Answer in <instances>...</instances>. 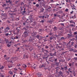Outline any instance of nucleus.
I'll return each mask as SVG.
<instances>
[{
    "label": "nucleus",
    "instance_id": "16",
    "mask_svg": "<svg viewBox=\"0 0 77 77\" xmlns=\"http://www.w3.org/2000/svg\"><path fill=\"white\" fill-rule=\"evenodd\" d=\"M55 64H56L57 66H58L59 65V64H60V63L56 62Z\"/></svg>",
    "mask_w": 77,
    "mask_h": 77
},
{
    "label": "nucleus",
    "instance_id": "7",
    "mask_svg": "<svg viewBox=\"0 0 77 77\" xmlns=\"http://www.w3.org/2000/svg\"><path fill=\"white\" fill-rule=\"evenodd\" d=\"M59 74L61 76H62V77H63V73H62V72L61 71L59 72Z\"/></svg>",
    "mask_w": 77,
    "mask_h": 77
},
{
    "label": "nucleus",
    "instance_id": "47",
    "mask_svg": "<svg viewBox=\"0 0 77 77\" xmlns=\"http://www.w3.org/2000/svg\"><path fill=\"white\" fill-rule=\"evenodd\" d=\"M50 56H53V54H52L51 53H50Z\"/></svg>",
    "mask_w": 77,
    "mask_h": 77
},
{
    "label": "nucleus",
    "instance_id": "19",
    "mask_svg": "<svg viewBox=\"0 0 77 77\" xmlns=\"http://www.w3.org/2000/svg\"><path fill=\"white\" fill-rule=\"evenodd\" d=\"M44 8H42L41 9V12H44Z\"/></svg>",
    "mask_w": 77,
    "mask_h": 77
},
{
    "label": "nucleus",
    "instance_id": "46",
    "mask_svg": "<svg viewBox=\"0 0 77 77\" xmlns=\"http://www.w3.org/2000/svg\"><path fill=\"white\" fill-rule=\"evenodd\" d=\"M21 66V64H17V66Z\"/></svg>",
    "mask_w": 77,
    "mask_h": 77
},
{
    "label": "nucleus",
    "instance_id": "2",
    "mask_svg": "<svg viewBox=\"0 0 77 77\" xmlns=\"http://www.w3.org/2000/svg\"><path fill=\"white\" fill-rule=\"evenodd\" d=\"M35 39L33 38V37H30L29 39V41H30V42H34V40Z\"/></svg>",
    "mask_w": 77,
    "mask_h": 77
},
{
    "label": "nucleus",
    "instance_id": "60",
    "mask_svg": "<svg viewBox=\"0 0 77 77\" xmlns=\"http://www.w3.org/2000/svg\"><path fill=\"white\" fill-rule=\"evenodd\" d=\"M41 23H44V20H42L41 21H40Z\"/></svg>",
    "mask_w": 77,
    "mask_h": 77
},
{
    "label": "nucleus",
    "instance_id": "36",
    "mask_svg": "<svg viewBox=\"0 0 77 77\" xmlns=\"http://www.w3.org/2000/svg\"><path fill=\"white\" fill-rule=\"evenodd\" d=\"M73 51V50L71 48L69 50V51Z\"/></svg>",
    "mask_w": 77,
    "mask_h": 77
},
{
    "label": "nucleus",
    "instance_id": "12",
    "mask_svg": "<svg viewBox=\"0 0 77 77\" xmlns=\"http://www.w3.org/2000/svg\"><path fill=\"white\" fill-rule=\"evenodd\" d=\"M48 57H43V59L44 60H47Z\"/></svg>",
    "mask_w": 77,
    "mask_h": 77
},
{
    "label": "nucleus",
    "instance_id": "23",
    "mask_svg": "<svg viewBox=\"0 0 77 77\" xmlns=\"http://www.w3.org/2000/svg\"><path fill=\"white\" fill-rule=\"evenodd\" d=\"M11 44H9V43L7 44V47H9L10 46H11Z\"/></svg>",
    "mask_w": 77,
    "mask_h": 77
},
{
    "label": "nucleus",
    "instance_id": "57",
    "mask_svg": "<svg viewBox=\"0 0 77 77\" xmlns=\"http://www.w3.org/2000/svg\"><path fill=\"white\" fill-rule=\"evenodd\" d=\"M26 58H28L29 57V56L28 55H26Z\"/></svg>",
    "mask_w": 77,
    "mask_h": 77
},
{
    "label": "nucleus",
    "instance_id": "34",
    "mask_svg": "<svg viewBox=\"0 0 77 77\" xmlns=\"http://www.w3.org/2000/svg\"><path fill=\"white\" fill-rule=\"evenodd\" d=\"M5 42L6 44H7V43H8V40L6 39L5 40Z\"/></svg>",
    "mask_w": 77,
    "mask_h": 77
},
{
    "label": "nucleus",
    "instance_id": "15",
    "mask_svg": "<svg viewBox=\"0 0 77 77\" xmlns=\"http://www.w3.org/2000/svg\"><path fill=\"white\" fill-rule=\"evenodd\" d=\"M60 70H62V71H65V69L64 68L62 67H61Z\"/></svg>",
    "mask_w": 77,
    "mask_h": 77
},
{
    "label": "nucleus",
    "instance_id": "64",
    "mask_svg": "<svg viewBox=\"0 0 77 77\" xmlns=\"http://www.w3.org/2000/svg\"><path fill=\"white\" fill-rule=\"evenodd\" d=\"M42 30L41 29H39L38 30V31L40 32H41L42 31Z\"/></svg>",
    "mask_w": 77,
    "mask_h": 77
},
{
    "label": "nucleus",
    "instance_id": "61",
    "mask_svg": "<svg viewBox=\"0 0 77 77\" xmlns=\"http://www.w3.org/2000/svg\"><path fill=\"white\" fill-rule=\"evenodd\" d=\"M75 48H77V45H75L74 46Z\"/></svg>",
    "mask_w": 77,
    "mask_h": 77
},
{
    "label": "nucleus",
    "instance_id": "13",
    "mask_svg": "<svg viewBox=\"0 0 77 77\" xmlns=\"http://www.w3.org/2000/svg\"><path fill=\"white\" fill-rule=\"evenodd\" d=\"M13 66H14V64H11L10 66H8V67L9 68H12V67Z\"/></svg>",
    "mask_w": 77,
    "mask_h": 77
},
{
    "label": "nucleus",
    "instance_id": "51",
    "mask_svg": "<svg viewBox=\"0 0 77 77\" xmlns=\"http://www.w3.org/2000/svg\"><path fill=\"white\" fill-rule=\"evenodd\" d=\"M61 39H62L63 40H64V37H62L61 38Z\"/></svg>",
    "mask_w": 77,
    "mask_h": 77
},
{
    "label": "nucleus",
    "instance_id": "43",
    "mask_svg": "<svg viewBox=\"0 0 77 77\" xmlns=\"http://www.w3.org/2000/svg\"><path fill=\"white\" fill-rule=\"evenodd\" d=\"M23 66H24V67L26 68V67H27V66L25 64H24L23 65Z\"/></svg>",
    "mask_w": 77,
    "mask_h": 77
},
{
    "label": "nucleus",
    "instance_id": "50",
    "mask_svg": "<svg viewBox=\"0 0 77 77\" xmlns=\"http://www.w3.org/2000/svg\"><path fill=\"white\" fill-rule=\"evenodd\" d=\"M45 48H46V49H48V46H46L45 47Z\"/></svg>",
    "mask_w": 77,
    "mask_h": 77
},
{
    "label": "nucleus",
    "instance_id": "56",
    "mask_svg": "<svg viewBox=\"0 0 77 77\" xmlns=\"http://www.w3.org/2000/svg\"><path fill=\"white\" fill-rule=\"evenodd\" d=\"M72 10H74V9H75V8H74V7H73L72 8Z\"/></svg>",
    "mask_w": 77,
    "mask_h": 77
},
{
    "label": "nucleus",
    "instance_id": "53",
    "mask_svg": "<svg viewBox=\"0 0 77 77\" xmlns=\"http://www.w3.org/2000/svg\"><path fill=\"white\" fill-rule=\"evenodd\" d=\"M2 6L3 7H5V6H6V4H4L3 5H2Z\"/></svg>",
    "mask_w": 77,
    "mask_h": 77
},
{
    "label": "nucleus",
    "instance_id": "55",
    "mask_svg": "<svg viewBox=\"0 0 77 77\" xmlns=\"http://www.w3.org/2000/svg\"><path fill=\"white\" fill-rule=\"evenodd\" d=\"M74 42H71V44L72 45H73V44H74Z\"/></svg>",
    "mask_w": 77,
    "mask_h": 77
},
{
    "label": "nucleus",
    "instance_id": "14",
    "mask_svg": "<svg viewBox=\"0 0 77 77\" xmlns=\"http://www.w3.org/2000/svg\"><path fill=\"white\" fill-rule=\"evenodd\" d=\"M37 56L38 57H38H39V59H40V57H41V54H38L37 55Z\"/></svg>",
    "mask_w": 77,
    "mask_h": 77
},
{
    "label": "nucleus",
    "instance_id": "31",
    "mask_svg": "<svg viewBox=\"0 0 77 77\" xmlns=\"http://www.w3.org/2000/svg\"><path fill=\"white\" fill-rule=\"evenodd\" d=\"M3 16L5 17H7V15H6V14H3Z\"/></svg>",
    "mask_w": 77,
    "mask_h": 77
},
{
    "label": "nucleus",
    "instance_id": "24",
    "mask_svg": "<svg viewBox=\"0 0 77 77\" xmlns=\"http://www.w3.org/2000/svg\"><path fill=\"white\" fill-rule=\"evenodd\" d=\"M5 29L7 30H9V29H9V27H8V26H7V27Z\"/></svg>",
    "mask_w": 77,
    "mask_h": 77
},
{
    "label": "nucleus",
    "instance_id": "18",
    "mask_svg": "<svg viewBox=\"0 0 77 77\" xmlns=\"http://www.w3.org/2000/svg\"><path fill=\"white\" fill-rule=\"evenodd\" d=\"M3 68H4V66H2L0 67V69L2 70V69H3Z\"/></svg>",
    "mask_w": 77,
    "mask_h": 77
},
{
    "label": "nucleus",
    "instance_id": "32",
    "mask_svg": "<svg viewBox=\"0 0 77 77\" xmlns=\"http://www.w3.org/2000/svg\"><path fill=\"white\" fill-rule=\"evenodd\" d=\"M40 36L39 35H37L36 36V38H38V39H39V36Z\"/></svg>",
    "mask_w": 77,
    "mask_h": 77
},
{
    "label": "nucleus",
    "instance_id": "48",
    "mask_svg": "<svg viewBox=\"0 0 77 77\" xmlns=\"http://www.w3.org/2000/svg\"><path fill=\"white\" fill-rule=\"evenodd\" d=\"M73 12L74 11H72L70 12L71 14H73Z\"/></svg>",
    "mask_w": 77,
    "mask_h": 77
},
{
    "label": "nucleus",
    "instance_id": "26",
    "mask_svg": "<svg viewBox=\"0 0 77 77\" xmlns=\"http://www.w3.org/2000/svg\"><path fill=\"white\" fill-rule=\"evenodd\" d=\"M73 60H77V57H75L73 58Z\"/></svg>",
    "mask_w": 77,
    "mask_h": 77
},
{
    "label": "nucleus",
    "instance_id": "28",
    "mask_svg": "<svg viewBox=\"0 0 77 77\" xmlns=\"http://www.w3.org/2000/svg\"><path fill=\"white\" fill-rule=\"evenodd\" d=\"M4 31L5 32H4V33H6V32H8V30H7L6 29H5V28Z\"/></svg>",
    "mask_w": 77,
    "mask_h": 77
},
{
    "label": "nucleus",
    "instance_id": "5",
    "mask_svg": "<svg viewBox=\"0 0 77 77\" xmlns=\"http://www.w3.org/2000/svg\"><path fill=\"white\" fill-rule=\"evenodd\" d=\"M28 32H27V31L26 30L23 33L24 35L25 36H28Z\"/></svg>",
    "mask_w": 77,
    "mask_h": 77
},
{
    "label": "nucleus",
    "instance_id": "59",
    "mask_svg": "<svg viewBox=\"0 0 77 77\" xmlns=\"http://www.w3.org/2000/svg\"><path fill=\"white\" fill-rule=\"evenodd\" d=\"M7 23H10V21H9V20H7Z\"/></svg>",
    "mask_w": 77,
    "mask_h": 77
},
{
    "label": "nucleus",
    "instance_id": "39",
    "mask_svg": "<svg viewBox=\"0 0 77 77\" xmlns=\"http://www.w3.org/2000/svg\"><path fill=\"white\" fill-rule=\"evenodd\" d=\"M49 23H50V24H52V23H53V22H52V21L50 20L49 21Z\"/></svg>",
    "mask_w": 77,
    "mask_h": 77
},
{
    "label": "nucleus",
    "instance_id": "6",
    "mask_svg": "<svg viewBox=\"0 0 77 77\" xmlns=\"http://www.w3.org/2000/svg\"><path fill=\"white\" fill-rule=\"evenodd\" d=\"M45 38V37H42L41 36H40L39 37V38H38L39 40H42V39H43V38Z\"/></svg>",
    "mask_w": 77,
    "mask_h": 77
},
{
    "label": "nucleus",
    "instance_id": "38",
    "mask_svg": "<svg viewBox=\"0 0 77 77\" xmlns=\"http://www.w3.org/2000/svg\"><path fill=\"white\" fill-rule=\"evenodd\" d=\"M57 59H55L54 60V63H56L57 62Z\"/></svg>",
    "mask_w": 77,
    "mask_h": 77
},
{
    "label": "nucleus",
    "instance_id": "37",
    "mask_svg": "<svg viewBox=\"0 0 77 77\" xmlns=\"http://www.w3.org/2000/svg\"><path fill=\"white\" fill-rule=\"evenodd\" d=\"M54 30H57V28H56V26L54 27Z\"/></svg>",
    "mask_w": 77,
    "mask_h": 77
},
{
    "label": "nucleus",
    "instance_id": "20",
    "mask_svg": "<svg viewBox=\"0 0 77 77\" xmlns=\"http://www.w3.org/2000/svg\"><path fill=\"white\" fill-rule=\"evenodd\" d=\"M57 47H58V48H62V47L61 46H57V45H58V44H57Z\"/></svg>",
    "mask_w": 77,
    "mask_h": 77
},
{
    "label": "nucleus",
    "instance_id": "22",
    "mask_svg": "<svg viewBox=\"0 0 77 77\" xmlns=\"http://www.w3.org/2000/svg\"><path fill=\"white\" fill-rule=\"evenodd\" d=\"M65 70H66L68 69V67L67 66H64V67Z\"/></svg>",
    "mask_w": 77,
    "mask_h": 77
},
{
    "label": "nucleus",
    "instance_id": "27",
    "mask_svg": "<svg viewBox=\"0 0 77 77\" xmlns=\"http://www.w3.org/2000/svg\"><path fill=\"white\" fill-rule=\"evenodd\" d=\"M43 6L45 8H47V5H44Z\"/></svg>",
    "mask_w": 77,
    "mask_h": 77
},
{
    "label": "nucleus",
    "instance_id": "41",
    "mask_svg": "<svg viewBox=\"0 0 77 77\" xmlns=\"http://www.w3.org/2000/svg\"><path fill=\"white\" fill-rule=\"evenodd\" d=\"M53 54V56H56V52H55Z\"/></svg>",
    "mask_w": 77,
    "mask_h": 77
},
{
    "label": "nucleus",
    "instance_id": "8",
    "mask_svg": "<svg viewBox=\"0 0 77 77\" xmlns=\"http://www.w3.org/2000/svg\"><path fill=\"white\" fill-rule=\"evenodd\" d=\"M69 22H70V23L71 24V23H72V24H75V22H74L73 21V20H70L69 21Z\"/></svg>",
    "mask_w": 77,
    "mask_h": 77
},
{
    "label": "nucleus",
    "instance_id": "58",
    "mask_svg": "<svg viewBox=\"0 0 77 77\" xmlns=\"http://www.w3.org/2000/svg\"><path fill=\"white\" fill-rule=\"evenodd\" d=\"M70 26H72V27H74V25L73 24H71Z\"/></svg>",
    "mask_w": 77,
    "mask_h": 77
},
{
    "label": "nucleus",
    "instance_id": "3",
    "mask_svg": "<svg viewBox=\"0 0 77 77\" xmlns=\"http://www.w3.org/2000/svg\"><path fill=\"white\" fill-rule=\"evenodd\" d=\"M13 72H14L13 70L11 69L9 71L8 74H10V75H12L13 74Z\"/></svg>",
    "mask_w": 77,
    "mask_h": 77
},
{
    "label": "nucleus",
    "instance_id": "33",
    "mask_svg": "<svg viewBox=\"0 0 77 77\" xmlns=\"http://www.w3.org/2000/svg\"><path fill=\"white\" fill-rule=\"evenodd\" d=\"M24 3L22 2L20 4L21 6H23L24 5Z\"/></svg>",
    "mask_w": 77,
    "mask_h": 77
},
{
    "label": "nucleus",
    "instance_id": "29",
    "mask_svg": "<svg viewBox=\"0 0 77 77\" xmlns=\"http://www.w3.org/2000/svg\"><path fill=\"white\" fill-rule=\"evenodd\" d=\"M7 3H9L11 2V0H7L6 1Z\"/></svg>",
    "mask_w": 77,
    "mask_h": 77
},
{
    "label": "nucleus",
    "instance_id": "62",
    "mask_svg": "<svg viewBox=\"0 0 77 77\" xmlns=\"http://www.w3.org/2000/svg\"><path fill=\"white\" fill-rule=\"evenodd\" d=\"M5 60H8V57H6L5 58Z\"/></svg>",
    "mask_w": 77,
    "mask_h": 77
},
{
    "label": "nucleus",
    "instance_id": "52",
    "mask_svg": "<svg viewBox=\"0 0 77 77\" xmlns=\"http://www.w3.org/2000/svg\"><path fill=\"white\" fill-rule=\"evenodd\" d=\"M65 11H66V12H68V9H66Z\"/></svg>",
    "mask_w": 77,
    "mask_h": 77
},
{
    "label": "nucleus",
    "instance_id": "42",
    "mask_svg": "<svg viewBox=\"0 0 77 77\" xmlns=\"http://www.w3.org/2000/svg\"><path fill=\"white\" fill-rule=\"evenodd\" d=\"M49 46H50V47H51L52 48H53V45H51V44H50L49 45Z\"/></svg>",
    "mask_w": 77,
    "mask_h": 77
},
{
    "label": "nucleus",
    "instance_id": "49",
    "mask_svg": "<svg viewBox=\"0 0 77 77\" xmlns=\"http://www.w3.org/2000/svg\"><path fill=\"white\" fill-rule=\"evenodd\" d=\"M73 52H74V53H76V52H77V50H73Z\"/></svg>",
    "mask_w": 77,
    "mask_h": 77
},
{
    "label": "nucleus",
    "instance_id": "17",
    "mask_svg": "<svg viewBox=\"0 0 77 77\" xmlns=\"http://www.w3.org/2000/svg\"><path fill=\"white\" fill-rule=\"evenodd\" d=\"M67 35H68L69 37H72V35L71 34H68Z\"/></svg>",
    "mask_w": 77,
    "mask_h": 77
},
{
    "label": "nucleus",
    "instance_id": "4",
    "mask_svg": "<svg viewBox=\"0 0 77 77\" xmlns=\"http://www.w3.org/2000/svg\"><path fill=\"white\" fill-rule=\"evenodd\" d=\"M11 59H13V60H10L9 62L11 63H13V61H15L16 60L15 59V58H12Z\"/></svg>",
    "mask_w": 77,
    "mask_h": 77
},
{
    "label": "nucleus",
    "instance_id": "21",
    "mask_svg": "<svg viewBox=\"0 0 77 77\" xmlns=\"http://www.w3.org/2000/svg\"><path fill=\"white\" fill-rule=\"evenodd\" d=\"M75 15L74 16H71V18H75Z\"/></svg>",
    "mask_w": 77,
    "mask_h": 77
},
{
    "label": "nucleus",
    "instance_id": "35",
    "mask_svg": "<svg viewBox=\"0 0 77 77\" xmlns=\"http://www.w3.org/2000/svg\"><path fill=\"white\" fill-rule=\"evenodd\" d=\"M45 50L44 49V48H42L41 49V51H42V52H43Z\"/></svg>",
    "mask_w": 77,
    "mask_h": 77
},
{
    "label": "nucleus",
    "instance_id": "11",
    "mask_svg": "<svg viewBox=\"0 0 77 77\" xmlns=\"http://www.w3.org/2000/svg\"><path fill=\"white\" fill-rule=\"evenodd\" d=\"M32 65H33V67L34 69H35V67L36 66V64H35L34 63H32Z\"/></svg>",
    "mask_w": 77,
    "mask_h": 77
},
{
    "label": "nucleus",
    "instance_id": "63",
    "mask_svg": "<svg viewBox=\"0 0 77 77\" xmlns=\"http://www.w3.org/2000/svg\"><path fill=\"white\" fill-rule=\"evenodd\" d=\"M9 14H10V15H11V16L13 15V14L12 13H9Z\"/></svg>",
    "mask_w": 77,
    "mask_h": 77
},
{
    "label": "nucleus",
    "instance_id": "45",
    "mask_svg": "<svg viewBox=\"0 0 77 77\" xmlns=\"http://www.w3.org/2000/svg\"><path fill=\"white\" fill-rule=\"evenodd\" d=\"M36 7H39V4H37L36 5Z\"/></svg>",
    "mask_w": 77,
    "mask_h": 77
},
{
    "label": "nucleus",
    "instance_id": "40",
    "mask_svg": "<svg viewBox=\"0 0 77 77\" xmlns=\"http://www.w3.org/2000/svg\"><path fill=\"white\" fill-rule=\"evenodd\" d=\"M50 40H52V39H53L52 36L50 37Z\"/></svg>",
    "mask_w": 77,
    "mask_h": 77
},
{
    "label": "nucleus",
    "instance_id": "25",
    "mask_svg": "<svg viewBox=\"0 0 77 77\" xmlns=\"http://www.w3.org/2000/svg\"><path fill=\"white\" fill-rule=\"evenodd\" d=\"M29 50H30V51H32V50H33V47H31L29 48Z\"/></svg>",
    "mask_w": 77,
    "mask_h": 77
},
{
    "label": "nucleus",
    "instance_id": "10",
    "mask_svg": "<svg viewBox=\"0 0 77 77\" xmlns=\"http://www.w3.org/2000/svg\"><path fill=\"white\" fill-rule=\"evenodd\" d=\"M38 77H41L42 75V74H41V73H38Z\"/></svg>",
    "mask_w": 77,
    "mask_h": 77
},
{
    "label": "nucleus",
    "instance_id": "1",
    "mask_svg": "<svg viewBox=\"0 0 77 77\" xmlns=\"http://www.w3.org/2000/svg\"><path fill=\"white\" fill-rule=\"evenodd\" d=\"M20 8H21V11H22L23 10V11H22V14H24V13L26 12V11H25V10H26V8H24L22 6L20 7Z\"/></svg>",
    "mask_w": 77,
    "mask_h": 77
},
{
    "label": "nucleus",
    "instance_id": "54",
    "mask_svg": "<svg viewBox=\"0 0 77 77\" xmlns=\"http://www.w3.org/2000/svg\"><path fill=\"white\" fill-rule=\"evenodd\" d=\"M43 53H45H45H46V50H44V51H43Z\"/></svg>",
    "mask_w": 77,
    "mask_h": 77
},
{
    "label": "nucleus",
    "instance_id": "30",
    "mask_svg": "<svg viewBox=\"0 0 77 77\" xmlns=\"http://www.w3.org/2000/svg\"><path fill=\"white\" fill-rule=\"evenodd\" d=\"M13 77H17V75L15 74L13 76Z\"/></svg>",
    "mask_w": 77,
    "mask_h": 77
},
{
    "label": "nucleus",
    "instance_id": "44",
    "mask_svg": "<svg viewBox=\"0 0 77 77\" xmlns=\"http://www.w3.org/2000/svg\"><path fill=\"white\" fill-rule=\"evenodd\" d=\"M5 36H8V35H9V33H5Z\"/></svg>",
    "mask_w": 77,
    "mask_h": 77
},
{
    "label": "nucleus",
    "instance_id": "9",
    "mask_svg": "<svg viewBox=\"0 0 77 77\" xmlns=\"http://www.w3.org/2000/svg\"><path fill=\"white\" fill-rule=\"evenodd\" d=\"M68 71L70 72H72V69L71 68H69L68 69Z\"/></svg>",
    "mask_w": 77,
    "mask_h": 77
}]
</instances>
